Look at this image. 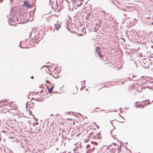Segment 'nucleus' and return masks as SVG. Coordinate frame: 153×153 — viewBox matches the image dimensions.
Wrapping results in <instances>:
<instances>
[{"instance_id": "f257e3e1", "label": "nucleus", "mask_w": 153, "mask_h": 153, "mask_svg": "<svg viewBox=\"0 0 153 153\" xmlns=\"http://www.w3.org/2000/svg\"><path fill=\"white\" fill-rule=\"evenodd\" d=\"M46 83L45 85L48 90L49 93H51L53 91L54 85L53 83H51L50 81L48 80H46Z\"/></svg>"}, {"instance_id": "f03ea898", "label": "nucleus", "mask_w": 153, "mask_h": 153, "mask_svg": "<svg viewBox=\"0 0 153 153\" xmlns=\"http://www.w3.org/2000/svg\"><path fill=\"white\" fill-rule=\"evenodd\" d=\"M117 144L115 143H112V144L108 146V148H110V152L111 153H114L115 151Z\"/></svg>"}, {"instance_id": "7ed1b4c3", "label": "nucleus", "mask_w": 153, "mask_h": 153, "mask_svg": "<svg viewBox=\"0 0 153 153\" xmlns=\"http://www.w3.org/2000/svg\"><path fill=\"white\" fill-rule=\"evenodd\" d=\"M7 107L6 108L9 110H11L13 107L15 106V104L13 102H10L7 104Z\"/></svg>"}, {"instance_id": "20e7f679", "label": "nucleus", "mask_w": 153, "mask_h": 153, "mask_svg": "<svg viewBox=\"0 0 153 153\" xmlns=\"http://www.w3.org/2000/svg\"><path fill=\"white\" fill-rule=\"evenodd\" d=\"M101 48L100 46L97 47L95 49L96 52L100 58H102V56L101 55Z\"/></svg>"}, {"instance_id": "39448f33", "label": "nucleus", "mask_w": 153, "mask_h": 153, "mask_svg": "<svg viewBox=\"0 0 153 153\" xmlns=\"http://www.w3.org/2000/svg\"><path fill=\"white\" fill-rule=\"evenodd\" d=\"M23 5L28 8H31L32 7V6L30 4L28 1H24Z\"/></svg>"}, {"instance_id": "423d86ee", "label": "nucleus", "mask_w": 153, "mask_h": 153, "mask_svg": "<svg viewBox=\"0 0 153 153\" xmlns=\"http://www.w3.org/2000/svg\"><path fill=\"white\" fill-rule=\"evenodd\" d=\"M89 137L91 138L96 139V137L95 136V134L94 132H91L90 134Z\"/></svg>"}, {"instance_id": "0eeeda50", "label": "nucleus", "mask_w": 153, "mask_h": 153, "mask_svg": "<svg viewBox=\"0 0 153 153\" xmlns=\"http://www.w3.org/2000/svg\"><path fill=\"white\" fill-rule=\"evenodd\" d=\"M117 147V153H119L120 152L121 150V145L120 144V145H119L117 144V146L116 147Z\"/></svg>"}, {"instance_id": "6e6552de", "label": "nucleus", "mask_w": 153, "mask_h": 153, "mask_svg": "<svg viewBox=\"0 0 153 153\" xmlns=\"http://www.w3.org/2000/svg\"><path fill=\"white\" fill-rule=\"evenodd\" d=\"M41 125L36 128L35 131L36 132H39L41 129Z\"/></svg>"}, {"instance_id": "1a4fd4ad", "label": "nucleus", "mask_w": 153, "mask_h": 153, "mask_svg": "<svg viewBox=\"0 0 153 153\" xmlns=\"http://www.w3.org/2000/svg\"><path fill=\"white\" fill-rule=\"evenodd\" d=\"M44 70L50 74L51 73V71L49 67H46L44 68Z\"/></svg>"}, {"instance_id": "9d476101", "label": "nucleus", "mask_w": 153, "mask_h": 153, "mask_svg": "<svg viewBox=\"0 0 153 153\" xmlns=\"http://www.w3.org/2000/svg\"><path fill=\"white\" fill-rule=\"evenodd\" d=\"M104 147L105 148V151L106 152V153H108L109 152H110V148H108H108V146H104Z\"/></svg>"}, {"instance_id": "9b49d317", "label": "nucleus", "mask_w": 153, "mask_h": 153, "mask_svg": "<svg viewBox=\"0 0 153 153\" xmlns=\"http://www.w3.org/2000/svg\"><path fill=\"white\" fill-rule=\"evenodd\" d=\"M55 28L57 30H58L59 29L60 27V25L59 24H55L54 25Z\"/></svg>"}, {"instance_id": "f8f14e48", "label": "nucleus", "mask_w": 153, "mask_h": 153, "mask_svg": "<svg viewBox=\"0 0 153 153\" xmlns=\"http://www.w3.org/2000/svg\"><path fill=\"white\" fill-rule=\"evenodd\" d=\"M96 139H100L101 137V136L100 133H98L96 135Z\"/></svg>"}, {"instance_id": "ddd939ff", "label": "nucleus", "mask_w": 153, "mask_h": 153, "mask_svg": "<svg viewBox=\"0 0 153 153\" xmlns=\"http://www.w3.org/2000/svg\"><path fill=\"white\" fill-rule=\"evenodd\" d=\"M8 101V100H2L0 102V103H4V102H7Z\"/></svg>"}, {"instance_id": "4468645a", "label": "nucleus", "mask_w": 153, "mask_h": 153, "mask_svg": "<svg viewBox=\"0 0 153 153\" xmlns=\"http://www.w3.org/2000/svg\"><path fill=\"white\" fill-rule=\"evenodd\" d=\"M120 118H122V119H124V118H123L122 117H120ZM118 120L120 122L123 123V120H120V119H118Z\"/></svg>"}, {"instance_id": "2eb2a0df", "label": "nucleus", "mask_w": 153, "mask_h": 153, "mask_svg": "<svg viewBox=\"0 0 153 153\" xmlns=\"http://www.w3.org/2000/svg\"><path fill=\"white\" fill-rule=\"evenodd\" d=\"M113 138L114 139V140L117 141H118V139H117V137L116 136H113Z\"/></svg>"}, {"instance_id": "dca6fc26", "label": "nucleus", "mask_w": 153, "mask_h": 153, "mask_svg": "<svg viewBox=\"0 0 153 153\" xmlns=\"http://www.w3.org/2000/svg\"><path fill=\"white\" fill-rule=\"evenodd\" d=\"M39 124L38 122H36L35 123H33V126H35V125H36Z\"/></svg>"}, {"instance_id": "f3484780", "label": "nucleus", "mask_w": 153, "mask_h": 153, "mask_svg": "<svg viewBox=\"0 0 153 153\" xmlns=\"http://www.w3.org/2000/svg\"><path fill=\"white\" fill-rule=\"evenodd\" d=\"M17 107H15L14 108V109H17Z\"/></svg>"}, {"instance_id": "a211bd4d", "label": "nucleus", "mask_w": 153, "mask_h": 153, "mask_svg": "<svg viewBox=\"0 0 153 153\" xmlns=\"http://www.w3.org/2000/svg\"><path fill=\"white\" fill-rule=\"evenodd\" d=\"M31 78L32 79H33V76H31Z\"/></svg>"}, {"instance_id": "6ab92c4d", "label": "nucleus", "mask_w": 153, "mask_h": 153, "mask_svg": "<svg viewBox=\"0 0 153 153\" xmlns=\"http://www.w3.org/2000/svg\"><path fill=\"white\" fill-rule=\"evenodd\" d=\"M42 90L41 91H40V93H42Z\"/></svg>"}, {"instance_id": "aec40b11", "label": "nucleus", "mask_w": 153, "mask_h": 153, "mask_svg": "<svg viewBox=\"0 0 153 153\" xmlns=\"http://www.w3.org/2000/svg\"><path fill=\"white\" fill-rule=\"evenodd\" d=\"M77 91L76 90V93H74L75 94H76V93H77Z\"/></svg>"}, {"instance_id": "412c9836", "label": "nucleus", "mask_w": 153, "mask_h": 153, "mask_svg": "<svg viewBox=\"0 0 153 153\" xmlns=\"http://www.w3.org/2000/svg\"><path fill=\"white\" fill-rule=\"evenodd\" d=\"M94 143H95V144H97V143L96 142H95Z\"/></svg>"}, {"instance_id": "4be33fe9", "label": "nucleus", "mask_w": 153, "mask_h": 153, "mask_svg": "<svg viewBox=\"0 0 153 153\" xmlns=\"http://www.w3.org/2000/svg\"><path fill=\"white\" fill-rule=\"evenodd\" d=\"M146 102H149V101H146Z\"/></svg>"}, {"instance_id": "5701e85b", "label": "nucleus", "mask_w": 153, "mask_h": 153, "mask_svg": "<svg viewBox=\"0 0 153 153\" xmlns=\"http://www.w3.org/2000/svg\"><path fill=\"white\" fill-rule=\"evenodd\" d=\"M82 3H80V5H82Z\"/></svg>"}, {"instance_id": "b1692460", "label": "nucleus", "mask_w": 153, "mask_h": 153, "mask_svg": "<svg viewBox=\"0 0 153 153\" xmlns=\"http://www.w3.org/2000/svg\"><path fill=\"white\" fill-rule=\"evenodd\" d=\"M132 77H134V76H132Z\"/></svg>"}]
</instances>
